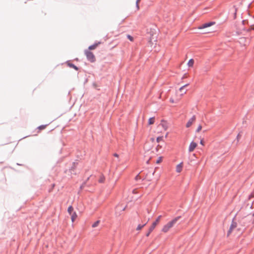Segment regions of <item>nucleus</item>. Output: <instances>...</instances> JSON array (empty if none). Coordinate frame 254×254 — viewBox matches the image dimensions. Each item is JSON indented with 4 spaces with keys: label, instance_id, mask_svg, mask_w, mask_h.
<instances>
[{
    "label": "nucleus",
    "instance_id": "dca6fc26",
    "mask_svg": "<svg viewBox=\"0 0 254 254\" xmlns=\"http://www.w3.org/2000/svg\"><path fill=\"white\" fill-rule=\"evenodd\" d=\"M181 98H177V99H176L175 100L173 98H171L170 99V101L172 103H177L178 102H179V101L180 100Z\"/></svg>",
    "mask_w": 254,
    "mask_h": 254
},
{
    "label": "nucleus",
    "instance_id": "c756f323",
    "mask_svg": "<svg viewBox=\"0 0 254 254\" xmlns=\"http://www.w3.org/2000/svg\"><path fill=\"white\" fill-rule=\"evenodd\" d=\"M114 156L116 157H119V155L117 153H115L114 154Z\"/></svg>",
    "mask_w": 254,
    "mask_h": 254
},
{
    "label": "nucleus",
    "instance_id": "9b49d317",
    "mask_svg": "<svg viewBox=\"0 0 254 254\" xmlns=\"http://www.w3.org/2000/svg\"><path fill=\"white\" fill-rule=\"evenodd\" d=\"M183 168V163H181L180 164H178L176 167V171L178 173H180Z\"/></svg>",
    "mask_w": 254,
    "mask_h": 254
},
{
    "label": "nucleus",
    "instance_id": "1a4fd4ad",
    "mask_svg": "<svg viewBox=\"0 0 254 254\" xmlns=\"http://www.w3.org/2000/svg\"><path fill=\"white\" fill-rule=\"evenodd\" d=\"M215 24V22H211L207 23H205L203 24L201 27H199V29H204L206 28L207 27H210Z\"/></svg>",
    "mask_w": 254,
    "mask_h": 254
},
{
    "label": "nucleus",
    "instance_id": "4be33fe9",
    "mask_svg": "<svg viewBox=\"0 0 254 254\" xmlns=\"http://www.w3.org/2000/svg\"><path fill=\"white\" fill-rule=\"evenodd\" d=\"M127 38H128V39L130 41H133V37H132L131 36H130V35H128L127 36Z\"/></svg>",
    "mask_w": 254,
    "mask_h": 254
},
{
    "label": "nucleus",
    "instance_id": "39448f33",
    "mask_svg": "<svg viewBox=\"0 0 254 254\" xmlns=\"http://www.w3.org/2000/svg\"><path fill=\"white\" fill-rule=\"evenodd\" d=\"M85 54L86 56L87 59L91 62L93 63L95 61V57L91 52L86 50L85 51Z\"/></svg>",
    "mask_w": 254,
    "mask_h": 254
},
{
    "label": "nucleus",
    "instance_id": "4468645a",
    "mask_svg": "<svg viewBox=\"0 0 254 254\" xmlns=\"http://www.w3.org/2000/svg\"><path fill=\"white\" fill-rule=\"evenodd\" d=\"M155 122V118H150L148 120V124L149 125H152Z\"/></svg>",
    "mask_w": 254,
    "mask_h": 254
},
{
    "label": "nucleus",
    "instance_id": "0eeeda50",
    "mask_svg": "<svg viewBox=\"0 0 254 254\" xmlns=\"http://www.w3.org/2000/svg\"><path fill=\"white\" fill-rule=\"evenodd\" d=\"M196 120V118L195 116H193L187 122L186 124V127H190L192 124L195 122Z\"/></svg>",
    "mask_w": 254,
    "mask_h": 254
},
{
    "label": "nucleus",
    "instance_id": "20e7f679",
    "mask_svg": "<svg viewBox=\"0 0 254 254\" xmlns=\"http://www.w3.org/2000/svg\"><path fill=\"white\" fill-rule=\"evenodd\" d=\"M168 128L167 123L165 121H161V123L158 126L157 129L160 132H162L163 131H166Z\"/></svg>",
    "mask_w": 254,
    "mask_h": 254
},
{
    "label": "nucleus",
    "instance_id": "f8f14e48",
    "mask_svg": "<svg viewBox=\"0 0 254 254\" xmlns=\"http://www.w3.org/2000/svg\"><path fill=\"white\" fill-rule=\"evenodd\" d=\"M194 63V61L193 59H191L189 61V62L187 64V65L189 67H192L193 66Z\"/></svg>",
    "mask_w": 254,
    "mask_h": 254
},
{
    "label": "nucleus",
    "instance_id": "2f4dec72",
    "mask_svg": "<svg viewBox=\"0 0 254 254\" xmlns=\"http://www.w3.org/2000/svg\"><path fill=\"white\" fill-rule=\"evenodd\" d=\"M210 31H204L203 33H210Z\"/></svg>",
    "mask_w": 254,
    "mask_h": 254
},
{
    "label": "nucleus",
    "instance_id": "473e14b6",
    "mask_svg": "<svg viewBox=\"0 0 254 254\" xmlns=\"http://www.w3.org/2000/svg\"><path fill=\"white\" fill-rule=\"evenodd\" d=\"M151 140L152 142H153L154 141V138H151Z\"/></svg>",
    "mask_w": 254,
    "mask_h": 254
},
{
    "label": "nucleus",
    "instance_id": "f257e3e1",
    "mask_svg": "<svg viewBox=\"0 0 254 254\" xmlns=\"http://www.w3.org/2000/svg\"><path fill=\"white\" fill-rule=\"evenodd\" d=\"M180 218V216L177 217L167 223L163 226L162 229V231L164 233L168 232L169 230L174 226V225L176 223V222L179 220Z\"/></svg>",
    "mask_w": 254,
    "mask_h": 254
},
{
    "label": "nucleus",
    "instance_id": "7ed1b4c3",
    "mask_svg": "<svg viewBox=\"0 0 254 254\" xmlns=\"http://www.w3.org/2000/svg\"><path fill=\"white\" fill-rule=\"evenodd\" d=\"M67 212L71 216V221L73 222L76 219L77 215L76 213L73 211V208L72 206H70L68 207Z\"/></svg>",
    "mask_w": 254,
    "mask_h": 254
},
{
    "label": "nucleus",
    "instance_id": "393cba45",
    "mask_svg": "<svg viewBox=\"0 0 254 254\" xmlns=\"http://www.w3.org/2000/svg\"><path fill=\"white\" fill-rule=\"evenodd\" d=\"M161 148V146H160V145H158L156 148L157 151H158L159 150V149Z\"/></svg>",
    "mask_w": 254,
    "mask_h": 254
},
{
    "label": "nucleus",
    "instance_id": "ddd939ff",
    "mask_svg": "<svg viewBox=\"0 0 254 254\" xmlns=\"http://www.w3.org/2000/svg\"><path fill=\"white\" fill-rule=\"evenodd\" d=\"M100 44V42L98 43H95L94 44V45H91L89 47L88 49L89 50H94Z\"/></svg>",
    "mask_w": 254,
    "mask_h": 254
},
{
    "label": "nucleus",
    "instance_id": "412c9836",
    "mask_svg": "<svg viewBox=\"0 0 254 254\" xmlns=\"http://www.w3.org/2000/svg\"><path fill=\"white\" fill-rule=\"evenodd\" d=\"M162 157H160L158 159V160H157V161H156V163H157V164H159V163H160V162H162Z\"/></svg>",
    "mask_w": 254,
    "mask_h": 254
},
{
    "label": "nucleus",
    "instance_id": "6e6552de",
    "mask_svg": "<svg viewBox=\"0 0 254 254\" xmlns=\"http://www.w3.org/2000/svg\"><path fill=\"white\" fill-rule=\"evenodd\" d=\"M197 145V144L196 143H195L193 141L191 142L190 143L189 147V152H192L194 150V149L196 148Z\"/></svg>",
    "mask_w": 254,
    "mask_h": 254
},
{
    "label": "nucleus",
    "instance_id": "aec40b11",
    "mask_svg": "<svg viewBox=\"0 0 254 254\" xmlns=\"http://www.w3.org/2000/svg\"><path fill=\"white\" fill-rule=\"evenodd\" d=\"M201 129H202V126L200 125H199L197 127V128L196 131L198 132L201 130Z\"/></svg>",
    "mask_w": 254,
    "mask_h": 254
},
{
    "label": "nucleus",
    "instance_id": "a211bd4d",
    "mask_svg": "<svg viewBox=\"0 0 254 254\" xmlns=\"http://www.w3.org/2000/svg\"><path fill=\"white\" fill-rule=\"evenodd\" d=\"M100 223V221L99 220H97V221H96L95 223H94L93 224H92V227L93 228H95V227H97L99 224Z\"/></svg>",
    "mask_w": 254,
    "mask_h": 254
},
{
    "label": "nucleus",
    "instance_id": "f3484780",
    "mask_svg": "<svg viewBox=\"0 0 254 254\" xmlns=\"http://www.w3.org/2000/svg\"><path fill=\"white\" fill-rule=\"evenodd\" d=\"M67 65L70 67H72V68H74L75 70H78V68L76 66H75V65H74L73 64H70V63H68L67 64Z\"/></svg>",
    "mask_w": 254,
    "mask_h": 254
},
{
    "label": "nucleus",
    "instance_id": "6ab92c4d",
    "mask_svg": "<svg viewBox=\"0 0 254 254\" xmlns=\"http://www.w3.org/2000/svg\"><path fill=\"white\" fill-rule=\"evenodd\" d=\"M163 136H159L157 138L156 140L157 142H159L163 140Z\"/></svg>",
    "mask_w": 254,
    "mask_h": 254
},
{
    "label": "nucleus",
    "instance_id": "9d476101",
    "mask_svg": "<svg viewBox=\"0 0 254 254\" xmlns=\"http://www.w3.org/2000/svg\"><path fill=\"white\" fill-rule=\"evenodd\" d=\"M48 126V125H44L39 126L37 129V133H40L42 130L45 129Z\"/></svg>",
    "mask_w": 254,
    "mask_h": 254
},
{
    "label": "nucleus",
    "instance_id": "bb28decb",
    "mask_svg": "<svg viewBox=\"0 0 254 254\" xmlns=\"http://www.w3.org/2000/svg\"><path fill=\"white\" fill-rule=\"evenodd\" d=\"M241 137V134L239 133L237 136V139L239 140Z\"/></svg>",
    "mask_w": 254,
    "mask_h": 254
},
{
    "label": "nucleus",
    "instance_id": "2eb2a0df",
    "mask_svg": "<svg viewBox=\"0 0 254 254\" xmlns=\"http://www.w3.org/2000/svg\"><path fill=\"white\" fill-rule=\"evenodd\" d=\"M146 223H145L143 225L139 224L136 228V230L139 231L141 230L142 228H143L146 225Z\"/></svg>",
    "mask_w": 254,
    "mask_h": 254
},
{
    "label": "nucleus",
    "instance_id": "a878e982",
    "mask_svg": "<svg viewBox=\"0 0 254 254\" xmlns=\"http://www.w3.org/2000/svg\"><path fill=\"white\" fill-rule=\"evenodd\" d=\"M254 197V192H252L251 194L249 196V198H251Z\"/></svg>",
    "mask_w": 254,
    "mask_h": 254
},
{
    "label": "nucleus",
    "instance_id": "b1692460",
    "mask_svg": "<svg viewBox=\"0 0 254 254\" xmlns=\"http://www.w3.org/2000/svg\"><path fill=\"white\" fill-rule=\"evenodd\" d=\"M188 85H189V84H186V85H185L183 86L182 87H181L180 88V91H182V89H183L185 87H186V86H188Z\"/></svg>",
    "mask_w": 254,
    "mask_h": 254
},
{
    "label": "nucleus",
    "instance_id": "c85d7f7f",
    "mask_svg": "<svg viewBox=\"0 0 254 254\" xmlns=\"http://www.w3.org/2000/svg\"><path fill=\"white\" fill-rule=\"evenodd\" d=\"M200 143L201 145H204V141L203 140H201Z\"/></svg>",
    "mask_w": 254,
    "mask_h": 254
},
{
    "label": "nucleus",
    "instance_id": "f03ea898",
    "mask_svg": "<svg viewBox=\"0 0 254 254\" xmlns=\"http://www.w3.org/2000/svg\"><path fill=\"white\" fill-rule=\"evenodd\" d=\"M161 218V215L157 217V218L156 220V221L152 223V225L151 226V227L149 228V229L148 230V232L146 234V236L147 237H148L149 236L150 234L152 232V231L155 228L156 225L158 224V223L160 221V220Z\"/></svg>",
    "mask_w": 254,
    "mask_h": 254
},
{
    "label": "nucleus",
    "instance_id": "7c9ffc66",
    "mask_svg": "<svg viewBox=\"0 0 254 254\" xmlns=\"http://www.w3.org/2000/svg\"><path fill=\"white\" fill-rule=\"evenodd\" d=\"M251 29H254V25H252V26H251Z\"/></svg>",
    "mask_w": 254,
    "mask_h": 254
},
{
    "label": "nucleus",
    "instance_id": "5701e85b",
    "mask_svg": "<svg viewBox=\"0 0 254 254\" xmlns=\"http://www.w3.org/2000/svg\"><path fill=\"white\" fill-rule=\"evenodd\" d=\"M144 149H146V150H149L150 149V148L149 147H148L147 146V143H146L144 147Z\"/></svg>",
    "mask_w": 254,
    "mask_h": 254
},
{
    "label": "nucleus",
    "instance_id": "423d86ee",
    "mask_svg": "<svg viewBox=\"0 0 254 254\" xmlns=\"http://www.w3.org/2000/svg\"><path fill=\"white\" fill-rule=\"evenodd\" d=\"M237 226V224L236 222L233 221L231 224V226L230 227V228H229V230L228 232V233H227V236H229L230 235V234L232 233V232L233 231V230L235 229Z\"/></svg>",
    "mask_w": 254,
    "mask_h": 254
},
{
    "label": "nucleus",
    "instance_id": "cd10ccee",
    "mask_svg": "<svg viewBox=\"0 0 254 254\" xmlns=\"http://www.w3.org/2000/svg\"><path fill=\"white\" fill-rule=\"evenodd\" d=\"M139 178H140V176H139V175H137L135 177V179L136 180H138V179H139Z\"/></svg>",
    "mask_w": 254,
    "mask_h": 254
},
{
    "label": "nucleus",
    "instance_id": "72a5a7b5",
    "mask_svg": "<svg viewBox=\"0 0 254 254\" xmlns=\"http://www.w3.org/2000/svg\"><path fill=\"white\" fill-rule=\"evenodd\" d=\"M138 0L136 2L137 5H138ZM137 7L138 8V6H137Z\"/></svg>",
    "mask_w": 254,
    "mask_h": 254
}]
</instances>
